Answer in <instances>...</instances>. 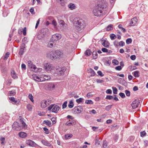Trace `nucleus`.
Returning <instances> with one entry per match:
<instances>
[{
    "label": "nucleus",
    "mask_w": 148,
    "mask_h": 148,
    "mask_svg": "<svg viewBox=\"0 0 148 148\" xmlns=\"http://www.w3.org/2000/svg\"><path fill=\"white\" fill-rule=\"evenodd\" d=\"M107 3L104 1H101L93 7L92 13L95 16H98L103 13L102 10L106 8L108 6Z\"/></svg>",
    "instance_id": "obj_1"
},
{
    "label": "nucleus",
    "mask_w": 148,
    "mask_h": 148,
    "mask_svg": "<svg viewBox=\"0 0 148 148\" xmlns=\"http://www.w3.org/2000/svg\"><path fill=\"white\" fill-rule=\"evenodd\" d=\"M75 20L74 24L77 25V28L78 31L81 30L85 27V23L83 19L77 18Z\"/></svg>",
    "instance_id": "obj_2"
},
{
    "label": "nucleus",
    "mask_w": 148,
    "mask_h": 148,
    "mask_svg": "<svg viewBox=\"0 0 148 148\" xmlns=\"http://www.w3.org/2000/svg\"><path fill=\"white\" fill-rule=\"evenodd\" d=\"M65 70L64 69H62L59 67H53L51 73L54 74V76L61 75H63Z\"/></svg>",
    "instance_id": "obj_3"
},
{
    "label": "nucleus",
    "mask_w": 148,
    "mask_h": 148,
    "mask_svg": "<svg viewBox=\"0 0 148 148\" xmlns=\"http://www.w3.org/2000/svg\"><path fill=\"white\" fill-rule=\"evenodd\" d=\"M56 59H60L64 58L66 56V55L69 53L68 52L66 51H61L59 50L56 51Z\"/></svg>",
    "instance_id": "obj_4"
},
{
    "label": "nucleus",
    "mask_w": 148,
    "mask_h": 148,
    "mask_svg": "<svg viewBox=\"0 0 148 148\" xmlns=\"http://www.w3.org/2000/svg\"><path fill=\"white\" fill-rule=\"evenodd\" d=\"M60 109V107L55 104H51L48 107V110L52 112L57 113Z\"/></svg>",
    "instance_id": "obj_5"
},
{
    "label": "nucleus",
    "mask_w": 148,
    "mask_h": 148,
    "mask_svg": "<svg viewBox=\"0 0 148 148\" xmlns=\"http://www.w3.org/2000/svg\"><path fill=\"white\" fill-rule=\"evenodd\" d=\"M83 110V108L81 106L75 107L72 110V112L74 114L80 113Z\"/></svg>",
    "instance_id": "obj_6"
},
{
    "label": "nucleus",
    "mask_w": 148,
    "mask_h": 148,
    "mask_svg": "<svg viewBox=\"0 0 148 148\" xmlns=\"http://www.w3.org/2000/svg\"><path fill=\"white\" fill-rule=\"evenodd\" d=\"M51 103L50 100H44L41 101L40 103L41 107L43 108H45L49 105Z\"/></svg>",
    "instance_id": "obj_7"
},
{
    "label": "nucleus",
    "mask_w": 148,
    "mask_h": 148,
    "mask_svg": "<svg viewBox=\"0 0 148 148\" xmlns=\"http://www.w3.org/2000/svg\"><path fill=\"white\" fill-rule=\"evenodd\" d=\"M27 63L29 67L32 71H37V68L36 66L33 64L32 62L31 61H28Z\"/></svg>",
    "instance_id": "obj_8"
},
{
    "label": "nucleus",
    "mask_w": 148,
    "mask_h": 148,
    "mask_svg": "<svg viewBox=\"0 0 148 148\" xmlns=\"http://www.w3.org/2000/svg\"><path fill=\"white\" fill-rule=\"evenodd\" d=\"M53 66L49 63H47L45 64L44 65V68L45 70L48 72L51 71L53 69Z\"/></svg>",
    "instance_id": "obj_9"
},
{
    "label": "nucleus",
    "mask_w": 148,
    "mask_h": 148,
    "mask_svg": "<svg viewBox=\"0 0 148 148\" xmlns=\"http://www.w3.org/2000/svg\"><path fill=\"white\" fill-rule=\"evenodd\" d=\"M140 101L138 99H136L131 104V106L133 109L137 108L140 103Z\"/></svg>",
    "instance_id": "obj_10"
},
{
    "label": "nucleus",
    "mask_w": 148,
    "mask_h": 148,
    "mask_svg": "<svg viewBox=\"0 0 148 148\" xmlns=\"http://www.w3.org/2000/svg\"><path fill=\"white\" fill-rule=\"evenodd\" d=\"M54 51H51L49 52L47 54V56L50 59L52 60L56 59V56H55Z\"/></svg>",
    "instance_id": "obj_11"
},
{
    "label": "nucleus",
    "mask_w": 148,
    "mask_h": 148,
    "mask_svg": "<svg viewBox=\"0 0 148 148\" xmlns=\"http://www.w3.org/2000/svg\"><path fill=\"white\" fill-rule=\"evenodd\" d=\"M61 38V35L59 34H56L52 35L51 40L53 41H57L60 39Z\"/></svg>",
    "instance_id": "obj_12"
},
{
    "label": "nucleus",
    "mask_w": 148,
    "mask_h": 148,
    "mask_svg": "<svg viewBox=\"0 0 148 148\" xmlns=\"http://www.w3.org/2000/svg\"><path fill=\"white\" fill-rule=\"evenodd\" d=\"M12 127L14 130H21L20 125L17 122H15L12 125Z\"/></svg>",
    "instance_id": "obj_13"
},
{
    "label": "nucleus",
    "mask_w": 148,
    "mask_h": 148,
    "mask_svg": "<svg viewBox=\"0 0 148 148\" xmlns=\"http://www.w3.org/2000/svg\"><path fill=\"white\" fill-rule=\"evenodd\" d=\"M26 143L28 145L32 147H35L37 145L34 142L30 140H27Z\"/></svg>",
    "instance_id": "obj_14"
},
{
    "label": "nucleus",
    "mask_w": 148,
    "mask_h": 148,
    "mask_svg": "<svg viewBox=\"0 0 148 148\" xmlns=\"http://www.w3.org/2000/svg\"><path fill=\"white\" fill-rule=\"evenodd\" d=\"M32 78L35 81L38 82H42L43 81L42 77H41L40 78L38 77L36 75L34 74L32 75Z\"/></svg>",
    "instance_id": "obj_15"
},
{
    "label": "nucleus",
    "mask_w": 148,
    "mask_h": 148,
    "mask_svg": "<svg viewBox=\"0 0 148 148\" xmlns=\"http://www.w3.org/2000/svg\"><path fill=\"white\" fill-rule=\"evenodd\" d=\"M76 124V121L74 120H70L67 121L65 123V125L67 126L73 125Z\"/></svg>",
    "instance_id": "obj_16"
},
{
    "label": "nucleus",
    "mask_w": 148,
    "mask_h": 148,
    "mask_svg": "<svg viewBox=\"0 0 148 148\" xmlns=\"http://www.w3.org/2000/svg\"><path fill=\"white\" fill-rule=\"evenodd\" d=\"M22 45V46H21L20 47V49L19 52V54L20 56H21L23 55L24 52V49L25 48V44L23 43Z\"/></svg>",
    "instance_id": "obj_17"
},
{
    "label": "nucleus",
    "mask_w": 148,
    "mask_h": 148,
    "mask_svg": "<svg viewBox=\"0 0 148 148\" xmlns=\"http://www.w3.org/2000/svg\"><path fill=\"white\" fill-rule=\"evenodd\" d=\"M138 21V20L136 18H132L131 20V21L130 23V25L133 26L135 25Z\"/></svg>",
    "instance_id": "obj_18"
},
{
    "label": "nucleus",
    "mask_w": 148,
    "mask_h": 148,
    "mask_svg": "<svg viewBox=\"0 0 148 148\" xmlns=\"http://www.w3.org/2000/svg\"><path fill=\"white\" fill-rule=\"evenodd\" d=\"M101 41L102 44L103 46L106 48L109 47L110 45V43L108 41L105 40H102Z\"/></svg>",
    "instance_id": "obj_19"
},
{
    "label": "nucleus",
    "mask_w": 148,
    "mask_h": 148,
    "mask_svg": "<svg viewBox=\"0 0 148 148\" xmlns=\"http://www.w3.org/2000/svg\"><path fill=\"white\" fill-rule=\"evenodd\" d=\"M42 143L45 145L50 147L51 146V144L47 140H42L41 141Z\"/></svg>",
    "instance_id": "obj_20"
},
{
    "label": "nucleus",
    "mask_w": 148,
    "mask_h": 148,
    "mask_svg": "<svg viewBox=\"0 0 148 148\" xmlns=\"http://www.w3.org/2000/svg\"><path fill=\"white\" fill-rule=\"evenodd\" d=\"M18 136L20 137L24 138L27 136V135L26 133L24 132H21L18 134Z\"/></svg>",
    "instance_id": "obj_21"
},
{
    "label": "nucleus",
    "mask_w": 148,
    "mask_h": 148,
    "mask_svg": "<svg viewBox=\"0 0 148 148\" xmlns=\"http://www.w3.org/2000/svg\"><path fill=\"white\" fill-rule=\"evenodd\" d=\"M87 71L88 73H91V76H94L95 75V72L91 68H90L88 69Z\"/></svg>",
    "instance_id": "obj_22"
},
{
    "label": "nucleus",
    "mask_w": 148,
    "mask_h": 148,
    "mask_svg": "<svg viewBox=\"0 0 148 148\" xmlns=\"http://www.w3.org/2000/svg\"><path fill=\"white\" fill-rule=\"evenodd\" d=\"M68 7L71 10H73L75 9L76 8V6L75 5L72 3H70L68 5Z\"/></svg>",
    "instance_id": "obj_23"
},
{
    "label": "nucleus",
    "mask_w": 148,
    "mask_h": 148,
    "mask_svg": "<svg viewBox=\"0 0 148 148\" xmlns=\"http://www.w3.org/2000/svg\"><path fill=\"white\" fill-rule=\"evenodd\" d=\"M11 75L12 77L14 79H16L18 77L17 75L14 71H12L11 72Z\"/></svg>",
    "instance_id": "obj_24"
},
{
    "label": "nucleus",
    "mask_w": 148,
    "mask_h": 148,
    "mask_svg": "<svg viewBox=\"0 0 148 148\" xmlns=\"http://www.w3.org/2000/svg\"><path fill=\"white\" fill-rule=\"evenodd\" d=\"M9 99L14 104H16L17 103V100H16L13 97H10Z\"/></svg>",
    "instance_id": "obj_25"
},
{
    "label": "nucleus",
    "mask_w": 148,
    "mask_h": 148,
    "mask_svg": "<svg viewBox=\"0 0 148 148\" xmlns=\"http://www.w3.org/2000/svg\"><path fill=\"white\" fill-rule=\"evenodd\" d=\"M50 78V76L45 75H44V76L43 77V78H42L43 81L49 80Z\"/></svg>",
    "instance_id": "obj_26"
},
{
    "label": "nucleus",
    "mask_w": 148,
    "mask_h": 148,
    "mask_svg": "<svg viewBox=\"0 0 148 148\" xmlns=\"http://www.w3.org/2000/svg\"><path fill=\"white\" fill-rule=\"evenodd\" d=\"M44 123L46 124V125L50 126L51 125V122L48 120H45L44 121Z\"/></svg>",
    "instance_id": "obj_27"
},
{
    "label": "nucleus",
    "mask_w": 148,
    "mask_h": 148,
    "mask_svg": "<svg viewBox=\"0 0 148 148\" xmlns=\"http://www.w3.org/2000/svg\"><path fill=\"white\" fill-rule=\"evenodd\" d=\"M74 106V104L73 101L71 100L70 101L68 104V107L70 108H72Z\"/></svg>",
    "instance_id": "obj_28"
},
{
    "label": "nucleus",
    "mask_w": 148,
    "mask_h": 148,
    "mask_svg": "<svg viewBox=\"0 0 148 148\" xmlns=\"http://www.w3.org/2000/svg\"><path fill=\"white\" fill-rule=\"evenodd\" d=\"M72 136V135L71 134H68L65 135V138L66 139H68L70 138Z\"/></svg>",
    "instance_id": "obj_29"
},
{
    "label": "nucleus",
    "mask_w": 148,
    "mask_h": 148,
    "mask_svg": "<svg viewBox=\"0 0 148 148\" xmlns=\"http://www.w3.org/2000/svg\"><path fill=\"white\" fill-rule=\"evenodd\" d=\"M92 52L90 50H87L85 53V55L89 56L91 54Z\"/></svg>",
    "instance_id": "obj_30"
},
{
    "label": "nucleus",
    "mask_w": 148,
    "mask_h": 148,
    "mask_svg": "<svg viewBox=\"0 0 148 148\" xmlns=\"http://www.w3.org/2000/svg\"><path fill=\"white\" fill-rule=\"evenodd\" d=\"M107 30L108 31H110L113 29V25H112L110 24L108 25L106 28Z\"/></svg>",
    "instance_id": "obj_31"
},
{
    "label": "nucleus",
    "mask_w": 148,
    "mask_h": 148,
    "mask_svg": "<svg viewBox=\"0 0 148 148\" xmlns=\"http://www.w3.org/2000/svg\"><path fill=\"white\" fill-rule=\"evenodd\" d=\"M112 88L113 90V93L114 94L117 93L118 90L116 87H112Z\"/></svg>",
    "instance_id": "obj_32"
},
{
    "label": "nucleus",
    "mask_w": 148,
    "mask_h": 148,
    "mask_svg": "<svg viewBox=\"0 0 148 148\" xmlns=\"http://www.w3.org/2000/svg\"><path fill=\"white\" fill-rule=\"evenodd\" d=\"M51 41H49L48 43L47 47L49 48H51L53 46V43Z\"/></svg>",
    "instance_id": "obj_33"
},
{
    "label": "nucleus",
    "mask_w": 148,
    "mask_h": 148,
    "mask_svg": "<svg viewBox=\"0 0 148 148\" xmlns=\"http://www.w3.org/2000/svg\"><path fill=\"white\" fill-rule=\"evenodd\" d=\"M93 57L94 59H96L97 58V53L96 51H93L92 53Z\"/></svg>",
    "instance_id": "obj_34"
},
{
    "label": "nucleus",
    "mask_w": 148,
    "mask_h": 148,
    "mask_svg": "<svg viewBox=\"0 0 148 148\" xmlns=\"http://www.w3.org/2000/svg\"><path fill=\"white\" fill-rule=\"evenodd\" d=\"M85 103L89 104H92L93 103V102L91 100H86L85 101Z\"/></svg>",
    "instance_id": "obj_35"
},
{
    "label": "nucleus",
    "mask_w": 148,
    "mask_h": 148,
    "mask_svg": "<svg viewBox=\"0 0 148 148\" xmlns=\"http://www.w3.org/2000/svg\"><path fill=\"white\" fill-rule=\"evenodd\" d=\"M112 105H109L107 106L105 108V110L107 111H108L112 108Z\"/></svg>",
    "instance_id": "obj_36"
},
{
    "label": "nucleus",
    "mask_w": 148,
    "mask_h": 148,
    "mask_svg": "<svg viewBox=\"0 0 148 148\" xmlns=\"http://www.w3.org/2000/svg\"><path fill=\"white\" fill-rule=\"evenodd\" d=\"M10 53L9 52H7L4 56L3 59L4 60H6L9 56Z\"/></svg>",
    "instance_id": "obj_37"
},
{
    "label": "nucleus",
    "mask_w": 148,
    "mask_h": 148,
    "mask_svg": "<svg viewBox=\"0 0 148 148\" xmlns=\"http://www.w3.org/2000/svg\"><path fill=\"white\" fill-rule=\"evenodd\" d=\"M16 93V92L15 91L12 90L10 91V93H9V95L10 96H13Z\"/></svg>",
    "instance_id": "obj_38"
},
{
    "label": "nucleus",
    "mask_w": 148,
    "mask_h": 148,
    "mask_svg": "<svg viewBox=\"0 0 148 148\" xmlns=\"http://www.w3.org/2000/svg\"><path fill=\"white\" fill-rule=\"evenodd\" d=\"M67 101H65L62 105V108L64 109L67 106Z\"/></svg>",
    "instance_id": "obj_39"
},
{
    "label": "nucleus",
    "mask_w": 148,
    "mask_h": 148,
    "mask_svg": "<svg viewBox=\"0 0 148 148\" xmlns=\"http://www.w3.org/2000/svg\"><path fill=\"white\" fill-rule=\"evenodd\" d=\"M110 38L111 40H114L116 38V35L113 34H112L110 35Z\"/></svg>",
    "instance_id": "obj_40"
},
{
    "label": "nucleus",
    "mask_w": 148,
    "mask_h": 148,
    "mask_svg": "<svg viewBox=\"0 0 148 148\" xmlns=\"http://www.w3.org/2000/svg\"><path fill=\"white\" fill-rule=\"evenodd\" d=\"M99 138L96 136V139L95 140V145H99Z\"/></svg>",
    "instance_id": "obj_41"
},
{
    "label": "nucleus",
    "mask_w": 148,
    "mask_h": 148,
    "mask_svg": "<svg viewBox=\"0 0 148 148\" xmlns=\"http://www.w3.org/2000/svg\"><path fill=\"white\" fill-rule=\"evenodd\" d=\"M27 109L31 111L32 109V106L30 104H28L27 106Z\"/></svg>",
    "instance_id": "obj_42"
},
{
    "label": "nucleus",
    "mask_w": 148,
    "mask_h": 148,
    "mask_svg": "<svg viewBox=\"0 0 148 148\" xmlns=\"http://www.w3.org/2000/svg\"><path fill=\"white\" fill-rule=\"evenodd\" d=\"M83 100L84 99L83 98H80L79 99H76V101L77 103H79L82 102Z\"/></svg>",
    "instance_id": "obj_43"
},
{
    "label": "nucleus",
    "mask_w": 148,
    "mask_h": 148,
    "mask_svg": "<svg viewBox=\"0 0 148 148\" xmlns=\"http://www.w3.org/2000/svg\"><path fill=\"white\" fill-rule=\"evenodd\" d=\"M112 63L115 65H117L119 63L118 61L114 59L112 61Z\"/></svg>",
    "instance_id": "obj_44"
},
{
    "label": "nucleus",
    "mask_w": 148,
    "mask_h": 148,
    "mask_svg": "<svg viewBox=\"0 0 148 148\" xmlns=\"http://www.w3.org/2000/svg\"><path fill=\"white\" fill-rule=\"evenodd\" d=\"M28 97L32 102H34L33 97L32 94H29L28 95Z\"/></svg>",
    "instance_id": "obj_45"
},
{
    "label": "nucleus",
    "mask_w": 148,
    "mask_h": 148,
    "mask_svg": "<svg viewBox=\"0 0 148 148\" xmlns=\"http://www.w3.org/2000/svg\"><path fill=\"white\" fill-rule=\"evenodd\" d=\"M125 93L126 95L128 97L130 95V92L129 91L126 90H125Z\"/></svg>",
    "instance_id": "obj_46"
},
{
    "label": "nucleus",
    "mask_w": 148,
    "mask_h": 148,
    "mask_svg": "<svg viewBox=\"0 0 148 148\" xmlns=\"http://www.w3.org/2000/svg\"><path fill=\"white\" fill-rule=\"evenodd\" d=\"M132 42V40L131 38H128L126 40V43L127 44H130Z\"/></svg>",
    "instance_id": "obj_47"
},
{
    "label": "nucleus",
    "mask_w": 148,
    "mask_h": 148,
    "mask_svg": "<svg viewBox=\"0 0 148 148\" xmlns=\"http://www.w3.org/2000/svg\"><path fill=\"white\" fill-rule=\"evenodd\" d=\"M113 98L112 96L111 95H107L106 97V99H107L111 100Z\"/></svg>",
    "instance_id": "obj_48"
},
{
    "label": "nucleus",
    "mask_w": 148,
    "mask_h": 148,
    "mask_svg": "<svg viewBox=\"0 0 148 148\" xmlns=\"http://www.w3.org/2000/svg\"><path fill=\"white\" fill-rule=\"evenodd\" d=\"M107 142L106 141H104L103 143V148H107Z\"/></svg>",
    "instance_id": "obj_49"
},
{
    "label": "nucleus",
    "mask_w": 148,
    "mask_h": 148,
    "mask_svg": "<svg viewBox=\"0 0 148 148\" xmlns=\"http://www.w3.org/2000/svg\"><path fill=\"white\" fill-rule=\"evenodd\" d=\"M119 95L122 98H124L125 97V94L123 92H120Z\"/></svg>",
    "instance_id": "obj_50"
},
{
    "label": "nucleus",
    "mask_w": 148,
    "mask_h": 148,
    "mask_svg": "<svg viewBox=\"0 0 148 148\" xmlns=\"http://www.w3.org/2000/svg\"><path fill=\"white\" fill-rule=\"evenodd\" d=\"M119 45L121 47H123L125 43L123 41H121L119 43Z\"/></svg>",
    "instance_id": "obj_51"
},
{
    "label": "nucleus",
    "mask_w": 148,
    "mask_h": 148,
    "mask_svg": "<svg viewBox=\"0 0 148 148\" xmlns=\"http://www.w3.org/2000/svg\"><path fill=\"white\" fill-rule=\"evenodd\" d=\"M138 72L136 71L134 72V76L135 77H138Z\"/></svg>",
    "instance_id": "obj_52"
},
{
    "label": "nucleus",
    "mask_w": 148,
    "mask_h": 148,
    "mask_svg": "<svg viewBox=\"0 0 148 148\" xmlns=\"http://www.w3.org/2000/svg\"><path fill=\"white\" fill-rule=\"evenodd\" d=\"M52 23L54 26V27L56 28L57 24L55 20H53L52 21Z\"/></svg>",
    "instance_id": "obj_53"
},
{
    "label": "nucleus",
    "mask_w": 148,
    "mask_h": 148,
    "mask_svg": "<svg viewBox=\"0 0 148 148\" xmlns=\"http://www.w3.org/2000/svg\"><path fill=\"white\" fill-rule=\"evenodd\" d=\"M43 130L45 132V133L46 134H49V131L48 129L46 127L43 128Z\"/></svg>",
    "instance_id": "obj_54"
},
{
    "label": "nucleus",
    "mask_w": 148,
    "mask_h": 148,
    "mask_svg": "<svg viewBox=\"0 0 148 148\" xmlns=\"http://www.w3.org/2000/svg\"><path fill=\"white\" fill-rule=\"evenodd\" d=\"M106 92L108 94H111L112 93V91L110 89H108L106 91Z\"/></svg>",
    "instance_id": "obj_55"
},
{
    "label": "nucleus",
    "mask_w": 148,
    "mask_h": 148,
    "mask_svg": "<svg viewBox=\"0 0 148 148\" xmlns=\"http://www.w3.org/2000/svg\"><path fill=\"white\" fill-rule=\"evenodd\" d=\"M115 69L116 70L120 71L122 69V68L120 66H117L116 67Z\"/></svg>",
    "instance_id": "obj_56"
},
{
    "label": "nucleus",
    "mask_w": 148,
    "mask_h": 148,
    "mask_svg": "<svg viewBox=\"0 0 148 148\" xmlns=\"http://www.w3.org/2000/svg\"><path fill=\"white\" fill-rule=\"evenodd\" d=\"M66 118L67 119H70L71 120H73L74 119V118L72 116H71V115H68L66 116Z\"/></svg>",
    "instance_id": "obj_57"
},
{
    "label": "nucleus",
    "mask_w": 148,
    "mask_h": 148,
    "mask_svg": "<svg viewBox=\"0 0 148 148\" xmlns=\"http://www.w3.org/2000/svg\"><path fill=\"white\" fill-rule=\"evenodd\" d=\"M130 58L132 60H135L136 58V56L135 55H133L130 56Z\"/></svg>",
    "instance_id": "obj_58"
},
{
    "label": "nucleus",
    "mask_w": 148,
    "mask_h": 148,
    "mask_svg": "<svg viewBox=\"0 0 148 148\" xmlns=\"http://www.w3.org/2000/svg\"><path fill=\"white\" fill-rule=\"evenodd\" d=\"M26 27H25L23 28V34L25 36V35L26 34Z\"/></svg>",
    "instance_id": "obj_59"
},
{
    "label": "nucleus",
    "mask_w": 148,
    "mask_h": 148,
    "mask_svg": "<svg viewBox=\"0 0 148 148\" xmlns=\"http://www.w3.org/2000/svg\"><path fill=\"white\" fill-rule=\"evenodd\" d=\"M101 51L103 52L107 53L108 52V49L105 48H102L101 49Z\"/></svg>",
    "instance_id": "obj_60"
},
{
    "label": "nucleus",
    "mask_w": 148,
    "mask_h": 148,
    "mask_svg": "<svg viewBox=\"0 0 148 148\" xmlns=\"http://www.w3.org/2000/svg\"><path fill=\"white\" fill-rule=\"evenodd\" d=\"M98 74L101 77H102L104 75L103 74L102 72L101 71H99L97 72Z\"/></svg>",
    "instance_id": "obj_61"
},
{
    "label": "nucleus",
    "mask_w": 148,
    "mask_h": 148,
    "mask_svg": "<svg viewBox=\"0 0 148 148\" xmlns=\"http://www.w3.org/2000/svg\"><path fill=\"white\" fill-rule=\"evenodd\" d=\"M146 134V133L145 131H143L140 133V136L142 137L144 136Z\"/></svg>",
    "instance_id": "obj_62"
},
{
    "label": "nucleus",
    "mask_w": 148,
    "mask_h": 148,
    "mask_svg": "<svg viewBox=\"0 0 148 148\" xmlns=\"http://www.w3.org/2000/svg\"><path fill=\"white\" fill-rule=\"evenodd\" d=\"M21 68L22 69H23L24 70L26 69V66L24 64H22L21 65Z\"/></svg>",
    "instance_id": "obj_63"
},
{
    "label": "nucleus",
    "mask_w": 148,
    "mask_h": 148,
    "mask_svg": "<svg viewBox=\"0 0 148 148\" xmlns=\"http://www.w3.org/2000/svg\"><path fill=\"white\" fill-rule=\"evenodd\" d=\"M51 120L53 123L55 124L56 123V120L54 118H51Z\"/></svg>",
    "instance_id": "obj_64"
}]
</instances>
